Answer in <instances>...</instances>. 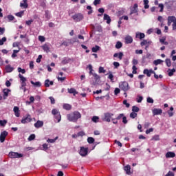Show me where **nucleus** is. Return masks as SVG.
I'll use <instances>...</instances> for the list:
<instances>
[{"mask_svg": "<svg viewBox=\"0 0 176 176\" xmlns=\"http://www.w3.org/2000/svg\"><path fill=\"white\" fill-rule=\"evenodd\" d=\"M67 118L69 122H78V119L82 118V115L79 111H74L70 114H67Z\"/></svg>", "mask_w": 176, "mask_h": 176, "instance_id": "nucleus-1", "label": "nucleus"}, {"mask_svg": "<svg viewBox=\"0 0 176 176\" xmlns=\"http://www.w3.org/2000/svg\"><path fill=\"white\" fill-rule=\"evenodd\" d=\"M72 19H73L74 21H75L76 23L82 21V20H83V14H82L81 13L75 14L72 16Z\"/></svg>", "mask_w": 176, "mask_h": 176, "instance_id": "nucleus-2", "label": "nucleus"}, {"mask_svg": "<svg viewBox=\"0 0 176 176\" xmlns=\"http://www.w3.org/2000/svg\"><path fill=\"white\" fill-rule=\"evenodd\" d=\"M9 157L11 159H20V157H23V154L16 152H10L9 153Z\"/></svg>", "mask_w": 176, "mask_h": 176, "instance_id": "nucleus-3", "label": "nucleus"}, {"mask_svg": "<svg viewBox=\"0 0 176 176\" xmlns=\"http://www.w3.org/2000/svg\"><path fill=\"white\" fill-rule=\"evenodd\" d=\"M89 153V148H85L84 146L80 147V150L79 152V154L82 157H85L87 156V154Z\"/></svg>", "mask_w": 176, "mask_h": 176, "instance_id": "nucleus-4", "label": "nucleus"}, {"mask_svg": "<svg viewBox=\"0 0 176 176\" xmlns=\"http://www.w3.org/2000/svg\"><path fill=\"white\" fill-rule=\"evenodd\" d=\"M134 14L138 16V4L137 3H135L133 7L131 9L130 16Z\"/></svg>", "mask_w": 176, "mask_h": 176, "instance_id": "nucleus-5", "label": "nucleus"}, {"mask_svg": "<svg viewBox=\"0 0 176 176\" xmlns=\"http://www.w3.org/2000/svg\"><path fill=\"white\" fill-rule=\"evenodd\" d=\"M165 6L167 9H172V8H176V1H170L165 3Z\"/></svg>", "mask_w": 176, "mask_h": 176, "instance_id": "nucleus-6", "label": "nucleus"}, {"mask_svg": "<svg viewBox=\"0 0 176 176\" xmlns=\"http://www.w3.org/2000/svg\"><path fill=\"white\" fill-rule=\"evenodd\" d=\"M120 89L123 90V91H127L130 89V87H129V83L127 82H123L120 85Z\"/></svg>", "mask_w": 176, "mask_h": 176, "instance_id": "nucleus-7", "label": "nucleus"}, {"mask_svg": "<svg viewBox=\"0 0 176 176\" xmlns=\"http://www.w3.org/2000/svg\"><path fill=\"white\" fill-rule=\"evenodd\" d=\"M32 120V119L31 118V116L30 114H28L26 118H23L21 120V122L23 124H25V123H30V122H31Z\"/></svg>", "mask_w": 176, "mask_h": 176, "instance_id": "nucleus-8", "label": "nucleus"}, {"mask_svg": "<svg viewBox=\"0 0 176 176\" xmlns=\"http://www.w3.org/2000/svg\"><path fill=\"white\" fill-rule=\"evenodd\" d=\"M143 74H144V75H146L148 78H151V75H152V74H155V71H153L152 69H144L143 71Z\"/></svg>", "mask_w": 176, "mask_h": 176, "instance_id": "nucleus-9", "label": "nucleus"}, {"mask_svg": "<svg viewBox=\"0 0 176 176\" xmlns=\"http://www.w3.org/2000/svg\"><path fill=\"white\" fill-rule=\"evenodd\" d=\"M6 137H8V131H4L1 132L0 135V142H5Z\"/></svg>", "mask_w": 176, "mask_h": 176, "instance_id": "nucleus-10", "label": "nucleus"}, {"mask_svg": "<svg viewBox=\"0 0 176 176\" xmlns=\"http://www.w3.org/2000/svg\"><path fill=\"white\" fill-rule=\"evenodd\" d=\"M92 76H94V79H95V82L93 81L91 82V85L93 86H96V85H97V83H98V82L100 81V76H98L97 74H92Z\"/></svg>", "mask_w": 176, "mask_h": 176, "instance_id": "nucleus-11", "label": "nucleus"}, {"mask_svg": "<svg viewBox=\"0 0 176 176\" xmlns=\"http://www.w3.org/2000/svg\"><path fill=\"white\" fill-rule=\"evenodd\" d=\"M113 116V113H104V120L105 122H111V118Z\"/></svg>", "mask_w": 176, "mask_h": 176, "instance_id": "nucleus-12", "label": "nucleus"}, {"mask_svg": "<svg viewBox=\"0 0 176 176\" xmlns=\"http://www.w3.org/2000/svg\"><path fill=\"white\" fill-rule=\"evenodd\" d=\"M124 41L126 45H130L131 43H133V37L130 35H126L124 38Z\"/></svg>", "mask_w": 176, "mask_h": 176, "instance_id": "nucleus-13", "label": "nucleus"}, {"mask_svg": "<svg viewBox=\"0 0 176 176\" xmlns=\"http://www.w3.org/2000/svg\"><path fill=\"white\" fill-rule=\"evenodd\" d=\"M151 43H152L151 41H148L147 40H143V41H142L140 43L141 46H146L145 49L146 50V49H148V47H149Z\"/></svg>", "mask_w": 176, "mask_h": 176, "instance_id": "nucleus-14", "label": "nucleus"}, {"mask_svg": "<svg viewBox=\"0 0 176 176\" xmlns=\"http://www.w3.org/2000/svg\"><path fill=\"white\" fill-rule=\"evenodd\" d=\"M10 89H4L3 90V100H6V98H8V97L9 96V93H10Z\"/></svg>", "mask_w": 176, "mask_h": 176, "instance_id": "nucleus-15", "label": "nucleus"}, {"mask_svg": "<svg viewBox=\"0 0 176 176\" xmlns=\"http://www.w3.org/2000/svg\"><path fill=\"white\" fill-rule=\"evenodd\" d=\"M43 121L38 120L36 123H34V126L36 129H41L43 127Z\"/></svg>", "mask_w": 176, "mask_h": 176, "instance_id": "nucleus-16", "label": "nucleus"}, {"mask_svg": "<svg viewBox=\"0 0 176 176\" xmlns=\"http://www.w3.org/2000/svg\"><path fill=\"white\" fill-rule=\"evenodd\" d=\"M152 112L153 116H155L156 115H162L163 110H162V109H154Z\"/></svg>", "mask_w": 176, "mask_h": 176, "instance_id": "nucleus-17", "label": "nucleus"}, {"mask_svg": "<svg viewBox=\"0 0 176 176\" xmlns=\"http://www.w3.org/2000/svg\"><path fill=\"white\" fill-rule=\"evenodd\" d=\"M13 111L14 112V115L16 118H20V109L19 107H14Z\"/></svg>", "mask_w": 176, "mask_h": 176, "instance_id": "nucleus-18", "label": "nucleus"}, {"mask_svg": "<svg viewBox=\"0 0 176 176\" xmlns=\"http://www.w3.org/2000/svg\"><path fill=\"white\" fill-rule=\"evenodd\" d=\"M72 61V59L71 58H63V59L61 61V64L63 65H65L66 64H69Z\"/></svg>", "mask_w": 176, "mask_h": 176, "instance_id": "nucleus-19", "label": "nucleus"}, {"mask_svg": "<svg viewBox=\"0 0 176 176\" xmlns=\"http://www.w3.org/2000/svg\"><path fill=\"white\" fill-rule=\"evenodd\" d=\"M166 159H170V157H175V153L172 151H168L165 155Z\"/></svg>", "mask_w": 176, "mask_h": 176, "instance_id": "nucleus-20", "label": "nucleus"}, {"mask_svg": "<svg viewBox=\"0 0 176 176\" xmlns=\"http://www.w3.org/2000/svg\"><path fill=\"white\" fill-rule=\"evenodd\" d=\"M28 0H23L22 3H20V7L23 8V9H27L28 8Z\"/></svg>", "mask_w": 176, "mask_h": 176, "instance_id": "nucleus-21", "label": "nucleus"}, {"mask_svg": "<svg viewBox=\"0 0 176 176\" xmlns=\"http://www.w3.org/2000/svg\"><path fill=\"white\" fill-rule=\"evenodd\" d=\"M124 171H126V174L128 175H131V166H130V165H126V166H124Z\"/></svg>", "mask_w": 176, "mask_h": 176, "instance_id": "nucleus-22", "label": "nucleus"}, {"mask_svg": "<svg viewBox=\"0 0 176 176\" xmlns=\"http://www.w3.org/2000/svg\"><path fill=\"white\" fill-rule=\"evenodd\" d=\"M6 72L10 73L13 72L14 68H13L10 65H7L5 67Z\"/></svg>", "mask_w": 176, "mask_h": 176, "instance_id": "nucleus-23", "label": "nucleus"}, {"mask_svg": "<svg viewBox=\"0 0 176 176\" xmlns=\"http://www.w3.org/2000/svg\"><path fill=\"white\" fill-rule=\"evenodd\" d=\"M67 91L68 93H69V94H74V96H76V94H78V91H76V89H75L74 88H69L67 89Z\"/></svg>", "mask_w": 176, "mask_h": 176, "instance_id": "nucleus-24", "label": "nucleus"}, {"mask_svg": "<svg viewBox=\"0 0 176 176\" xmlns=\"http://www.w3.org/2000/svg\"><path fill=\"white\" fill-rule=\"evenodd\" d=\"M135 38H138L139 39H144V38H145V34L136 32Z\"/></svg>", "mask_w": 176, "mask_h": 176, "instance_id": "nucleus-25", "label": "nucleus"}, {"mask_svg": "<svg viewBox=\"0 0 176 176\" xmlns=\"http://www.w3.org/2000/svg\"><path fill=\"white\" fill-rule=\"evenodd\" d=\"M123 52H119V53H115L113 54V57L114 58H116V57H118L119 60H122L123 58Z\"/></svg>", "mask_w": 176, "mask_h": 176, "instance_id": "nucleus-26", "label": "nucleus"}, {"mask_svg": "<svg viewBox=\"0 0 176 176\" xmlns=\"http://www.w3.org/2000/svg\"><path fill=\"white\" fill-rule=\"evenodd\" d=\"M104 20H107V24H111V16H109V15L104 14Z\"/></svg>", "mask_w": 176, "mask_h": 176, "instance_id": "nucleus-27", "label": "nucleus"}, {"mask_svg": "<svg viewBox=\"0 0 176 176\" xmlns=\"http://www.w3.org/2000/svg\"><path fill=\"white\" fill-rule=\"evenodd\" d=\"M31 84L33 85L35 87H41V86H42V83H41V82L37 81L36 82H34V81H30Z\"/></svg>", "mask_w": 176, "mask_h": 176, "instance_id": "nucleus-28", "label": "nucleus"}, {"mask_svg": "<svg viewBox=\"0 0 176 176\" xmlns=\"http://www.w3.org/2000/svg\"><path fill=\"white\" fill-rule=\"evenodd\" d=\"M63 107V109H66V111H69L72 108V107L69 104H64Z\"/></svg>", "mask_w": 176, "mask_h": 176, "instance_id": "nucleus-29", "label": "nucleus"}, {"mask_svg": "<svg viewBox=\"0 0 176 176\" xmlns=\"http://www.w3.org/2000/svg\"><path fill=\"white\" fill-rule=\"evenodd\" d=\"M175 69H168V76H173V75H174V72H175Z\"/></svg>", "mask_w": 176, "mask_h": 176, "instance_id": "nucleus-30", "label": "nucleus"}, {"mask_svg": "<svg viewBox=\"0 0 176 176\" xmlns=\"http://www.w3.org/2000/svg\"><path fill=\"white\" fill-rule=\"evenodd\" d=\"M168 21H170V23H175L176 17L174 16H168Z\"/></svg>", "mask_w": 176, "mask_h": 176, "instance_id": "nucleus-31", "label": "nucleus"}, {"mask_svg": "<svg viewBox=\"0 0 176 176\" xmlns=\"http://www.w3.org/2000/svg\"><path fill=\"white\" fill-rule=\"evenodd\" d=\"M54 118L57 120L58 123H60V122H61V114H60V113L56 114L54 116Z\"/></svg>", "mask_w": 176, "mask_h": 176, "instance_id": "nucleus-32", "label": "nucleus"}, {"mask_svg": "<svg viewBox=\"0 0 176 176\" xmlns=\"http://www.w3.org/2000/svg\"><path fill=\"white\" fill-rule=\"evenodd\" d=\"M93 53H97L98 50H100V46L96 45L95 47H93L91 49Z\"/></svg>", "mask_w": 176, "mask_h": 176, "instance_id": "nucleus-33", "label": "nucleus"}, {"mask_svg": "<svg viewBox=\"0 0 176 176\" xmlns=\"http://www.w3.org/2000/svg\"><path fill=\"white\" fill-rule=\"evenodd\" d=\"M43 49L44 52H46V53H49V52H50V48L49 47V45H44L43 46Z\"/></svg>", "mask_w": 176, "mask_h": 176, "instance_id": "nucleus-34", "label": "nucleus"}, {"mask_svg": "<svg viewBox=\"0 0 176 176\" xmlns=\"http://www.w3.org/2000/svg\"><path fill=\"white\" fill-rule=\"evenodd\" d=\"M57 140H58V137H56L54 139H48L47 140V142H50V144H54V142H56Z\"/></svg>", "mask_w": 176, "mask_h": 176, "instance_id": "nucleus-35", "label": "nucleus"}, {"mask_svg": "<svg viewBox=\"0 0 176 176\" xmlns=\"http://www.w3.org/2000/svg\"><path fill=\"white\" fill-rule=\"evenodd\" d=\"M91 120L94 123H98L100 118H98V116H94L92 117Z\"/></svg>", "mask_w": 176, "mask_h": 176, "instance_id": "nucleus-36", "label": "nucleus"}, {"mask_svg": "<svg viewBox=\"0 0 176 176\" xmlns=\"http://www.w3.org/2000/svg\"><path fill=\"white\" fill-rule=\"evenodd\" d=\"M163 63V60L161 59H157L153 61L154 65H159V64H161Z\"/></svg>", "mask_w": 176, "mask_h": 176, "instance_id": "nucleus-37", "label": "nucleus"}, {"mask_svg": "<svg viewBox=\"0 0 176 176\" xmlns=\"http://www.w3.org/2000/svg\"><path fill=\"white\" fill-rule=\"evenodd\" d=\"M19 78H20L21 82H27V78L23 76V75H21V74H19Z\"/></svg>", "mask_w": 176, "mask_h": 176, "instance_id": "nucleus-38", "label": "nucleus"}, {"mask_svg": "<svg viewBox=\"0 0 176 176\" xmlns=\"http://www.w3.org/2000/svg\"><path fill=\"white\" fill-rule=\"evenodd\" d=\"M123 46V44L120 41H118L116 44V49H120Z\"/></svg>", "mask_w": 176, "mask_h": 176, "instance_id": "nucleus-39", "label": "nucleus"}, {"mask_svg": "<svg viewBox=\"0 0 176 176\" xmlns=\"http://www.w3.org/2000/svg\"><path fill=\"white\" fill-rule=\"evenodd\" d=\"M95 30L98 32H102V28L100 25H96Z\"/></svg>", "mask_w": 176, "mask_h": 176, "instance_id": "nucleus-40", "label": "nucleus"}, {"mask_svg": "<svg viewBox=\"0 0 176 176\" xmlns=\"http://www.w3.org/2000/svg\"><path fill=\"white\" fill-rule=\"evenodd\" d=\"M148 3H149L148 0H144V9H149V5Z\"/></svg>", "mask_w": 176, "mask_h": 176, "instance_id": "nucleus-41", "label": "nucleus"}, {"mask_svg": "<svg viewBox=\"0 0 176 176\" xmlns=\"http://www.w3.org/2000/svg\"><path fill=\"white\" fill-rule=\"evenodd\" d=\"M6 123H8V121L4 120H0V126H1L2 127H5V126H6Z\"/></svg>", "mask_w": 176, "mask_h": 176, "instance_id": "nucleus-42", "label": "nucleus"}, {"mask_svg": "<svg viewBox=\"0 0 176 176\" xmlns=\"http://www.w3.org/2000/svg\"><path fill=\"white\" fill-rule=\"evenodd\" d=\"M132 112H140V108H138L137 106H133Z\"/></svg>", "mask_w": 176, "mask_h": 176, "instance_id": "nucleus-43", "label": "nucleus"}, {"mask_svg": "<svg viewBox=\"0 0 176 176\" xmlns=\"http://www.w3.org/2000/svg\"><path fill=\"white\" fill-rule=\"evenodd\" d=\"M50 80H49V79L45 80L44 86H45V87H50Z\"/></svg>", "mask_w": 176, "mask_h": 176, "instance_id": "nucleus-44", "label": "nucleus"}, {"mask_svg": "<svg viewBox=\"0 0 176 176\" xmlns=\"http://www.w3.org/2000/svg\"><path fill=\"white\" fill-rule=\"evenodd\" d=\"M137 113H135L134 111H133L132 113H130V118L131 119H135V118H137Z\"/></svg>", "mask_w": 176, "mask_h": 176, "instance_id": "nucleus-45", "label": "nucleus"}, {"mask_svg": "<svg viewBox=\"0 0 176 176\" xmlns=\"http://www.w3.org/2000/svg\"><path fill=\"white\" fill-rule=\"evenodd\" d=\"M52 115H54V116H55L56 115H58L60 113V112L58 111V110L54 109L52 111Z\"/></svg>", "mask_w": 176, "mask_h": 176, "instance_id": "nucleus-46", "label": "nucleus"}, {"mask_svg": "<svg viewBox=\"0 0 176 176\" xmlns=\"http://www.w3.org/2000/svg\"><path fill=\"white\" fill-rule=\"evenodd\" d=\"M6 37H3L1 39H0V46H2L5 42H6Z\"/></svg>", "mask_w": 176, "mask_h": 176, "instance_id": "nucleus-47", "label": "nucleus"}, {"mask_svg": "<svg viewBox=\"0 0 176 176\" xmlns=\"http://www.w3.org/2000/svg\"><path fill=\"white\" fill-rule=\"evenodd\" d=\"M23 14H24V11H21L15 14V15L17 16V17H23Z\"/></svg>", "mask_w": 176, "mask_h": 176, "instance_id": "nucleus-48", "label": "nucleus"}, {"mask_svg": "<svg viewBox=\"0 0 176 176\" xmlns=\"http://www.w3.org/2000/svg\"><path fill=\"white\" fill-rule=\"evenodd\" d=\"M146 102H148V104H153L154 100L152 98L148 97L146 99Z\"/></svg>", "mask_w": 176, "mask_h": 176, "instance_id": "nucleus-49", "label": "nucleus"}, {"mask_svg": "<svg viewBox=\"0 0 176 176\" xmlns=\"http://www.w3.org/2000/svg\"><path fill=\"white\" fill-rule=\"evenodd\" d=\"M87 142L89 144H93L94 142V139L93 138H91V137H89L87 138Z\"/></svg>", "mask_w": 176, "mask_h": 176, "instance_id": "nucleus-50", "label": "nucleus"}, {"mask_svg": "<svg viewBox=\"0 0 176 176\" xmlns=\"http://www.w3.org/2000/svg\"><path fill=\"white\" fill-rule=\"evenodd\" d=\"M165 63L167 67H171V60L168 58L166 59Z\"/></svg>", "mask_w": 176, "mask_h": 176, "instance_id": "nucleus-51", "label": "nucleus"}, {"mask_svg": "<svg viewBox=\"0 0 176 176\" xmlns=\"http://www.w3.org/2000/svg\"><path fill=\"white\" fill-rule=\"evenodd\" d=\"M160 140V138H159V135H154L151 140H154V141H159Z\"/></svg>", "mask_w": 176, "mask_h": 176, "instance_id": "nucleus-52", "label": "nucleus"}, {"mask_svg": "<svg viewBox=\"0 0 176 176\" xmlns=\"http://www.w3.org/2000/svg\"><path fill=\"white\" fill-rule=\"evenodd\" d=\"M28 140V141H32V140H35V134L30 135Z\"/></svg>", "mask_w": 176, "mask_h": 176, "instance_id": "nucleus-53", "label": "nucleus"}, {"mask_svg": "<svg viewBox=\"0 0 176 176\" xmlns=\"http://www.w3.org/2000/svg\"><path fill=\"white\" fill-rule=\"evenodd\" d=\"M107 71L104 69V67H99V74H105Z\"/></svg>", "mask_w": 176, "mask_h": 176, "instance_id": "nucleus-54", "label": "nucleus"}, {"mask_svg": "<svg viewBox=\"0 0 176 176\" xmlns=\"http://www.w3.org/2000/svg\"><path fill=\"white\" fill-rule=\"evenodd\" d=\"M72 43V42L64 41L61 45L63 46H69V44Z\"/></svg>", "mask_w": 176, "mask_h": 176, "instance_id": "nucleus-55", "label": "nucleus"}, {"mask_svg": "<svg viewBox=\"0 0 176 176\" xmlns=\"http://www.w3.org/2000/svg\"><path fill=\"white\" fill-rule=\"evenodd\" d=\"M120 93V89L119 88H116L114 90V94L115 96H118Z\"/></svg>", "mask_w": 176, "mask_h": 176, "instance_id": "nucleus-56", "label": "nucleus"}, {"mask_svg": "<svg viewBox=\"0 0 176 176\" xmlns=\"http://www.w3.org/2000/svg\"><path fill=\"white\" fill-rule=\"evenodd\" d=\"M18 72H21V74H25V69H21V67H18Z\"/></svg>", "mask_w": 176, "mask_h": 176, "instance_id": "nucleus-57", "label": "nucleus"}, {"mask_svg": "<svg viewBox=\"0 0 176 176\" xmlns=\"http://www.w3.org/2000/svg\"><path fill=\"white\" fill-rule=\"evenodd\" d=\"M144 100V97L141 96H138V99L137 100V102H142V100Z\"/></svg>", "mask_w": 176, "mask_h": 176, "instance_id": "nucleus-58", "label": "nucleus"}, {"mask_svg": "<svg viewBox=\"0 0 176 176\" xmlns=\"http://www.w3.org/2000/svg\"><path fill=\"white\" fill-rule=\"evenodd\" d=\"M38 41H40V42H45V36H38Z\"/></svg>", "mask_w": 176, "mask_h": 176, "instance_id": "nucleus-59", "label": "nucleus"}, {"mask_svg": "<svg viewBox=\"0 0 176 176\" xmlns=\"http://www.w3.org/2000/svg\"><path fill=\"white\" fill-rule=\"evenodd\" d=\"M132 69H133L132 74H137V67H135V65H133L132 67Z\"/></svg>", "mask_w": 176, "mask_h": 176, "instance_id": "nucleus-60", "label": "nucleus"}, {"mask_svg": "<svg viewBox=\"0 0 176 176\" xmlns=\"http://www.w3.org/2000/svg\"><path fill=\"white\" fill-rule=\"evenodd\" d=\"M113 65H114L115 68H118V67H120V64L119 63V62H113Z\"/></svg>", "mask_w": 176, "mask_h": 176, "instance_id": "nucleus-61", "label": "nucleus"}, {"mask_svg": "<svg viewBox=\"0 0 176 176\" xmlns=\"http://www.w3.org/2000/svg\"><path fill=\"white\" fill-rule=\"evenodd\" d=\"M41 60H42V55H38L36 61V63H41Z\"/></svg>", "mask_w": 176, "mask_h": 176, "instance_id": "nucleus-62", "label": "nucleus"}, {"mask_svg": "<svg viewBox=\"0 0 176 176\" xmlns=\"http://www.w3.org/2000/svg\"><path fill=\"white\" fill-rule=\"evenodd\" d=\"M172 27H173V30L175 31V30H176V21L173 23Z\"/></svg>", "mask_w": 176, "mask_h": 176, "instance_id": "nucleus-63", "label": "nucleus"}, {"mask_svg": "<svg viewBox=\"0 0 176 176\" xmlns=\"http://www.w3.org/2000/svg\"><path fill=\"white\" fill-rule=\"evenodd\" d=\"M165 176H174V173L169 171Z\"/></svg>", "mask_w": 176, "mask_h": 176, "instance_id": "nucleus-64", "label": "nucleus"}]
</instances>
